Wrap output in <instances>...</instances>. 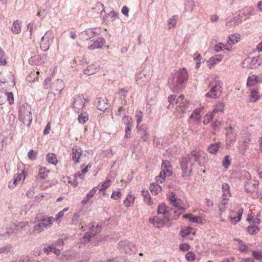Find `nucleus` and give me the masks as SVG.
Instances as JSON below:
<instances>
[{"mask_svg": "<svg viewBox=\"0 0 262 262\" xmlns=\"http://www.w3.org/2000/svg\"><path fill=\"white\" fill-rule=\"evenodd\" d=\"M207 160L205 152L200 149H195L191 151L187 157L182 159L181 166L183 171V177H189L192 172V166L196 163L199 166L204 165Z\"/></svg>", "mask_w": 262, "mask_h": 262, "instance_id": "1", "label": "nucleus"}, {"mask_svg": "<svg viewBox=\"0 0 262 262\" xmlns=\"http://www.w3.org/2000/svg\"><path fill=\"white\" fill-rule=\"evenodd\" d=\"M188 75L184 68L180 69L172 74L168 79V86L173 92H178L182 90L187 81Z\"/></svg>", "mask_w": 262, "mask_h": 262, "instance_id": "2", "label": "nucleus"}, {"mask_svg": "<svg viewBox=\"0 0 262 262\" xmlns=\"http://www.w3.org/2000/svg\"><path fill=\"white\" fill-rule=\"evenodd\" d=\"M169 105L168 108H170L175 106L176 110L178 112L185 113L189 111V102L184 98L182 95L179 96L176 98V96L171 95L168 98Z\"/></svg>", "mask_w": 262, "mask_h": 262, "instance_id": "3", "label": "nucleus"}, {"mask_svg": "<svg viewBox=\"0 0 262 262\" xmlns=\"http://www.w3.org/2000/svg\"><path fill=\"white\" fill-rule=\"evenodd\" d=\"M33 232L40 233L45 229L50 227L53 223V217H47L42 214H38L33 222Z\"/></svg>", "mask_w": 262, "mask_h": 262, "instance_id": "4", "label": "nucleus"}, {"mask_svg": "<svg viewBox=\"0 0 262 262\" xmlns=\"http://www.w3.org/2000/svg\"><path fill=\"white\" fill-rule=\"evenodd\" d=\"M19 119L24 125L29 127L32 121L31 107L28 103H23L19 109Z\"/></svg>", "mask_w": 262, "mask_h": 262, "instance_id": "5", "label": "nucleus"}, {"mask_svg": "<svg viewBox=\"0 0 262 262\" xmlns=\"http://www.w3.org/2000/svg\"><path fill=\"white\" fill-rule=\"evenodd\" d=\"M211 85L212 87L210 91L205 94V96L210 98H217L222 93V82L220 80H216L214 83L210 84L209 86Z\"/></svg>", "mask_w": 262, "mask_h": 262, "instance_id": "6", "label": "nucleus"}, {"mask_svg": "<svg viewBox=\"0 0 262 262\" xmlns=\"http://www.w3.org/2000/svg\"><path fill=\"white\" fill-rule=\"evenodd\" d=\"M54 38V35L53 31L51 30L47 31L41 38L40 47L41 50L45 51H47Z\"/></svg>", "mask_w": 262, "mask_h": 262, "instance_id": "7", "label": "nucleus"}, {"mask_svg": "<svg viewBox=\"0 0 262 262\" xmlns=\"http://www.w3.org/2000/svg\"><path fill=\"white\" fill-rule=\"evenodd\" d=\"M118 247L121 252L129 255L135 253L136 251V248L134 244L127 241L120 242Z\"/></svg>", "mask_w": 262, "mask_h": 262, "instance_id": "8", "label": "nucleus"}, {"mask_svg": "<svg viewBox=\"0 0 262 262\" xmlns=\"http://www.w3.org/2000/svg\"><path fill=\"white\" fill-rule=\"evenodd\" d=\"M261 63V60L259 56L247 57L243 62V67L248 69H256Z\"/></svg>", "mask_w": 262, "mask_h": 262, "instance_id": "9", "label": "nucleus"}, {"mask_svg": "<svg viewBox=\"0 0 262 262\" xmlns=\"http://www.w3.org/2000/svg\"><path fill=\"white\" fill-rule=\"evenodd\" d=\"M85 99L82 95H77L74 98L73 108L75 112L79 113L85 104Z\"/></svg>", "mask_w": 262, "mask_h": 262, "instance_id": "10", "label": "nucleus"}, {"mask_svg": "<svg viewBox=\"0 0 262 262\" xmlns=\"http://www.w3.org/2000/svg\"><path fill=\"white\" fill-rule=\"evenodd\" d=\"M98 33L94 31L93 29H88L84 31L81 32L78 37L82 41H88L95 36L98 35Z\"/></svg>", "mask_w": 262, "mask_h": 262, "instance_id": "11", "label": "nucleus"}, {"mask_svg": "<svg viewBox=\"0 0 262 262\" xmlns=\"http://www.w3.org/2000/svg\"><path fill=\"white\" fill-rule=\"evenodd\" d=\"M175 210L174 208H170L169 209V214L167 216V220H177L183 213L185 212L186 209L184 207L177 208Z\"/></svg>", "mask_w": 262, "mask_h": 262, "instance_id": "12", "label": "nucleus"}, {"mask_svg": "<svg viewBox=\"0 0 262 262\" xmlns=\"http://www.w3.org/2000/svg\"><path fill=\"white\" fill-rule=\"evenodd\" d=\"M102 227L101 226L97 225L96 226H92L90 231L85 233L83 238L85 241L87 240L88 242L90 241V239L94 237L97 233L101 232Z\"/></svg>", "mask_w": 262, "mask_h": 262, "instance_id": "13", "label": "nucleus"}, {"mask_svg": "<svg viewBox=\"0 0 262 262\" xmlns=\"http://www.w3.org/2000/svg\"><path fill=\"white\" fill-rule=\"evenodd\" d=\"M102 227L101 226L97 225L96 226H92L90 231L85 233L83 238L85 241L87 240L88 242L90 241V239L94 237L97 233L101 232Z\"/></svg>", "mask_w": 262, "mask_h": 262, "instance_id": "14", "label": "nucleus"}, {"mask_svg": "<svg viewBox=\"0 0 262 262\" xmlns=\"http://www.w3.org/2000/svg\"><path fill=\"white\" fill-rule=\"evenodd\" d=\"M105 43V40L104 38L98 37L96 39L90 41L88 48L89 50L100 49L104 45Z\"/></svg>", "mask_w": 262, "mask_h": 262, "instance_id": "15", "label": "nucleus"}, {"mask_svg": "<svg viewBox=\"0 0 262 262\" xmlns=\"http://www.w3.org/2000/svg\"><path fill=\"white\" fill-rule=\"evenodd\" d=\"M148 80V76L146 75L144 71L138 72L136 75V82L141 86H145Z\"/></svg>", "mask_w": 262, "mask_h": 262, "instance_id": "16", "label": "nucleus"}, {"mask_svg": "<svg viewBox=\"0 0 262 262\" xmlns=\"http://www.w3.org/2000/svg\"><path fill=\"white\" fill-rule=\"evenodd\" d=\"M108 101L107 99L105 97H98L95 102V104L97 105L99 110L104 111L109 107Z\"/></svg>", "mask_w": 262, "mask_h": 262, "instance_id": "17", "label": "nucleus"}, {"mask_svg": "<svg viewBox=\"0 0 262 262\" xmlns=\"http://www.w3.org/2000/svg\"><path fill=\"white\" fill-rule=\"evenodd\" d=\"M170 204L175 208H179L182 207L181 206L182 200L178 198L176 194L173 192H171L168 196Z\"/></svg>", "mask_w": 262, "mask_h": 262, "instance_id": "18", "label": "nucleus"}, {"mask_svg": "<svg viewBox=\"0 0 262 262\" xmlns=\"http://www.w3.org/2000/svg\"><path fill=\"white\" fill-rule=\"evenodd\" d=\"M261 82H262V74L258 76L252 75L248 77L247 85L248 86H252Z\"/></svg>", "mask_w": 262, "mask_h": 262, "instance_id": "19", "label": "nucleus"}, {"mask_svg": "<svg viewBox=\"0 0 262 262\" xmlns=\"http://www.w3.org/2000/svg\"><path fill=\"white\" fill-rule=\"evenodd\" d=\"M100 69V65L98 63H93L88 66L84 70L83 72L87 75H91L99 71Z\"/></svg>", "mask_w": 262, "mask_h": 262, "instance_id": "20", "label": "nucleus"}, {"mask_svg": "<svg viewBox=\"0 0 262 262\" xmlns=\"http://www.w3.org/2000/svg\"><path fill=\"white\" fill-rule=\"evenodd\" d=\"M82 155V149L78 146H74L72 148V158L75 163L80 162L79 159Z\"/></svg>", "mask_w": 262, "mask_h": 262, "instance_id": "21", "label": "nucleus"}, {"mask_svg": "<svg viewBox=\"0 0 262 262\" xmlns=\"http://www.w3.org/2000/svg\"><path fill=\"white\" fill-rule=\"evenodd\" d=\"M18 227L15 224H11L9 227L1 231V234L6 236H9L17 230Z\"/></svg>", "mask_w": 262, "mask_h": 262, "instance_id": "22", "label": "nucleus"}, {"mask_svg": "<svg viewBox=\"0 0 262 262\" xmlns=\"http://www.w3.org/2000/svg\"><path fill=\"white\" fill-rule=\"evenodd\" d=\"M64 88V83L62 80L57 79L52 85V89L60 94Z\"/></svg>", "mask_w": 262, "mask_h": 262, "instance_id": "23", "label": "nucleus"}, {"mask_svg": "<svg viewBox=\"0 0 262 262\" xmlns=\"http://www.w3.org/2000/svg\"><path fill=\"white\" fill-rule=\"evenodd\" d=\"M157 212L159 214H162L164 215V220L166 222L167 216L169 214V209L164 203L160 204L158 206Z\"/></svg>", "mask_w": 262, "mask_h": 262, "instance_id": "24", "label": "nucleus"}, {"mask_svg": "<svg viewBox=\"0 0 262 262\" xmlns=\"http://www.w3.org/2000/svg\"><path fill=\"white\" fill-rule=\"evenodd\" d=\"M23 173L15 174L14 176L12 181L9 183L8 187L10 189H13L18 182L20 183Z\"/></svg>", "mask_w": 262, "mask_h": 262, "instance_id": "25", "label": "nucleus"}, {"mask_svg": "<svg viewBox=\"0 0 262 262\" xmlns=\"http://www.w3.org/2000/svg\"><path fill=\"white\" fill-rule=\"evenodd\" d=\"M258 185V182L257 181H255L252 185L250 184V183L248 182L245 185V190L248 193H253L255 191Z\"/></svg>", "mask_w": 262, "mask_h": 262, "instance_id": "26", "label": "nucleus"}, {"mask_svg": "<svg viewBox=\"0 0 262 262\" xmlns=\"http://www.w3.org/2000/svg\"><path fill=\"white\" fill-rule=\"evenodd\" d=\"M241 12H243V14L247 18L250 16L254 15L255 14L254 9L251 6L245 7L241 11Z\"/></svg>", "mask_w": 262, "mask_h": 262, "instance_id": "27", "label": "nucleus"}, {"mask_svg": "<svg viewBox=\"0 0 262 262\" xmlns=\"http://www.w3.org/2000/svg\"><path fill=\"white\" fill-rule=\"evenodd\" d=\"M224 103L223 101H219L215 105L214 108L212 111V115H215L218 113H223L224 111Z\"/></svg>", "mask_w": 262, "mask_h": 262, "instance_id": "28", "label": "nucleus"}, {"mask_svg": "<svg viewBox=\"0 0 262 262\" xmlns=\"http://www.w3.org/2000/svg\"><path fill=\"white\" fill-rule=\"evenodd\" d=\"M21 23L18 20H15L13 23L11 31L13 33L17 34L21 31Z\"/></svg>", "mask_w": 262, "mask_h": 262, "instance_id": "29", "label": "nucleus"}, {"mask_svg": "<svg viewBox=\"0 0 262 262\" xmlns=\"http://www.w3.org/2000/svg\"><path fill=\"white\" fill-rule=\"evenodd\" d=\"M223 58V56L221 55H216L214 56L210 57L207 61L208 66L209 65L213 66L220 62Z\"/></svg>", "mask_w": 262, "mask_h": 262, "instance_id": "30", "label": "nucleus"}, {"mask_svg": "<svg viewBox=\"0 0 262 262\" xmlns=\"http://www.w3.org/2000/svg\"><path fill=\"white\" fill-rule=\"evenodd\" d=\"M221 144L220 142L211 144L208 147V151L211 154H216L219 149Z\"/></svg>", "mask_w": 262, "mask_h": 262, "instance_id": "31", "label": "nucleus"}, {"mask_svg": "<svg viewBox=\"0 0 262 262\" xmlns=\"http://www.w3.org/2000/svg\"><path fill=\"white\" fill-rule=\"evenodd\" d=\"M44 252L47 255H49L50 252H53L56 255L59 256L60 254V250L52 246H50L44 248Z\"/></svg>", "mask_w": 262, "mask_h": 262, "instance_id": "32", "label": "nucleus"}, {"mask_svg": "<svg viewBox=\"0 0 262 262\" xmlns=\"http://www.w3.org/2000/svg\"><path fill=\"white\" fill-rule=\"evenodd\" d=\"M97 190L96 187H94L93 189L90 190V191L86 194V196L82 200L81 203L83 205L85 204L89 200L93 197L94 194L96 193Z\"/></svg>", "mask_w": 262, "mask_h": 262, "instance_id": "33", "label": "nucleus"}, {"mask_svg": "<svg viewBox=\"0 0 262 262\" xmlns=\"http://www.w3.org/2000/svg\"><path fill=\"white\" fill-rule=\"evenodd\" d=\"M49 172V170H47L45 167H41L39 169V172L37 178L38 179L43 180L47 177L48 173Z\"/></svg>", "mask_w": 262, "mask_h": 262, "instance_id": "34", "label": "nucleus"}, {"mask_svg": "<svg viewBox=\"0 0 262 262\" xmlns=\"http://www.w3.org/2000/svg\"><path fill=\"white\" fill-rule=\"evenodd\" d=\"M47 160L49 163L56 165L57 162L56 156L53 153H49L47 156Z\"/></svg>", "mask_w": 262, "mask_h": 262, "instance_id": "35", "label": "nucleus"}, {"mask_svg": "<svg viewBox=\"0 0 262 262\" xmlns=\"http://www.w3.org/2000/svg\"><path fill=\"white\" fill-rule=\"evenodd\" d=\"M135 196L134 195L129 193L127 195L125 200L124 201V204L126 207H128L134 202Z\"/></svg>", "mask_w": 262, "mask_h": 262, "instance_id": "36", "label": "nucleus"}, {"mask_svg": "<svg viewBox=\"0 0 262 262\" xmlns=\"http://www.w3.org/2000/svg\"><path fill=\"white\" fill-rule=\"evenodd\" d=\"M94 12L97 13H101L104 12V7L103 4L98 2L96 3L95 7L93 8Z\"/></svg>", "mask_w": 262, "mask_h": 262, "instance_id": "37", "label": "nucleus"}, {"mask_svg": "<svg viewBox=\"0 0 262 262\" xmlns=\"http://www.w3.org/2000/svg\"><path fill=\"white\" fill-rule=\"evenodd\" d=\"M201 111L200 108H196L190 116L189 119L194 118L196 121H200Z\"/></svg>", "mask_w": 262, "mask_h": 262, "instance_id": "38", "label": "nucleus"}, {"mask_svg": "<svg viewBox=\"0 0 262 262\" xmlns=\"http://www.w3.org/2000/svg\"><path fill=\"white\" fill-rule=\"evenodd\" d=\"M12 247L11 245H9L0 247V255L8 254L12 251Z\"/></svg>", "mask_w": 262, "mask_h": 262, "instance_id": "39", "label": "nucleus"}, {"mask_svg": "<svg viewBox=\"0 0 262 262\" xmlns=\"http://www.w3.org/2000/svg\"><path fill=\"white\" fill-rule=\"evenodd\" d=\"M88 114L86 112L82 113L79 115L78 118V120L79 123L81 124H84L86 123L88 121Z\"/></svg>", "mask_w": 262, "mask_h": 262, "instance_id": "40", "label": "nucleus"}, {"mask_svg": "<svg viewBox=\"0 0 262 262\" xmlns=\"http://www.w3.org/2000/svg\"><path fill=\"white\" fill-rule=\"evenodd\" d=\"M110 185V180H106L105 181L103 182L101 185H99L96 187V190L98 189L99 191H102L105 190Z\"/></svg>", "mask_w": 262, "mask_h": 262, "instance_id": "41", "label": "nucleus"}, {"mask_svg": "<svg viewBox=\"0 0 262 262\" xmlns=\"http://www.w3.org/2000/svg\"><path fill=\"white\" fill-rule=\"evenodd\" d=\"M141 193L144 199V201H146V203L148 205H151V202L150 201V196L149 192L147 190H142Z\"/></svg>", "mask_w": 262, "mask_h": 262, "instance_id": "42", "label": "nucleus"}, {"mask_svg": "<svg viewBox=\"0 0 262 262\" xmlns=\"http://www.w3.org/2000/svg\"><path fill=\"white\" fill-rule=\"evenodd\" d=\"M257 93L258 91L255 89L251 90V94L250 97V101L251 102H255L259 99Z\"/></svg>", "mask_w": 262, "mask_h": 262, "instance_id": "43", "label": "nucleus"}, {"mask_svg": "<svg viewBox=\"0 0 262 262\" xmlns=\"http://www.w3.org/2000/svg\"><path fill=\"white\" fill-rule=\"evenodd\" d=\"M222 191L223 192V198H226L228 194H230V187L228 184L223 183L222 184Z\"/></svg>", "mask_w": 262, "mask_h": 262, "instance_id": "44", "label": "nucleus"}, {"mask_svg": "<svg viewBox=\"0 0 262 262\" xmlns=\"http://www.w3.org/2000/svg\"><path fill=\"white\" fill-rule=\"evenodd\" d=\"M259 231V228L257 225L254 224L247 228V231L250 234H255Z\"/></svg>", "mask_w": 262, "mask_h": 262, "instance_id": "45", "label": "nucleus"}, {"mask_svg": "<svg viewBox=\"0 0 262 262\" xmlns=\"http://www.w3.org/2000/svg\"><path fill=\"white\" fill-rule=\"evenodd\" d=\"M172 174V171L169 169H165L162 170L160 174L159 177L163 180H165L166 176H170Z\"/></svg>", "mask_w": 262, "mask_h": 262, "instance_id": "46", "label": "nucleus"}, {"mask_svg": "<svg viewBox=\"0 0 262 262\" xmlns=\"http://www.w3.org/2000/svg\"><path fill=\"white\" fill-rule=\"evenodd\" d=\"M149 189L150 191L155 194H157L158 192L161 190V186L157 184H151L149 187Z\"/></svg>", "mask_w": 262, "mask_h": 262, "instance_id": "47", "label": "nucleus"}, {"mask_svg": "<svg viewBox=\"0 0 262 262\" xmlns=\"http://www.w3.org/2000/svg\"><path fill=\"white\" fill-rule=\"evenodd\" d=\"M231 164V158L229 155H226L222 161L223 166L227 169L229 167Z\"/></svg>", "mask_w": 262, "mask_h": 262, "instance_id": "48", "label": "nucleus"}, {"mask_svg": "<svg viewBox=\"0 0 262 262\" xmlns=\"http://www.w3.org/2000/svg\"><path fill=\"white\" fill-rule=\"evenodd\" d=\"M139 134L144 141H146L148 138V134L147 130L143 128H137Z\"/></svg>", "mask_w": 262, "mask_h": 262, "instance_id": "49", "label": "nucleus"}, {"mask_svg": "<svg viewBox=\"0 0 262 262\" xmlns=\"http://www.w3.org/2000/svg\"><path fill=\"white\" fill-rule=\"evenodd\" d=\"M88 171V167H85L81 170V172L80 171H78L75 173L74 174V177L75 178H79L80 179H82L83 178L84 176Z\"/></svg>", "mask_w": 262, "mask_h": 262, "instance_id": "50", "label": "nucleus"}, {"mask_svg": "<svg viewBox=\"0 0 262 262\" xmlns=\"http://www.w3.org/2000/svg\"><path fill=\"white\" fill-rule=\"evenodd\" d=\"M235 241L239 243V250L241 252H246L248 251L247 246L241 239H235Z\"/></svg>", "mask_w": 262, "mask_h": 262, "instance_id": "51", "label": "nucleus"}, {"mask_svg": "<svg viewBox=\"0 0 262 262\" xmlns=\"http://www.w3.org/2000/svg\"><path fill=\"white\" fill-rule=\"evenodd\" d=\"M178 19V16L177 15H174L172 17L170 18L168 20V25L169 26H170L169 27V29L171 27H174L176 25L177 21Z\"/></svg>", "mask_w": 262, "mask_h": 262, "instance_id": "52", "label": "nucleus"}, {"mask_svg": "<svg viewBox=\"0 0 262 262\" xmlns=\"http://www.w3.org/2000/svg\"><path fill=\"white\" fill-rule=\"evenodd\" d=\"M227 204L226 198H223L222 201L219 204L218 207L219 210L223 212L226 210V205Z\"/></svg>", "mask_w": 262, "mask_h": 262, "instance_id": "53", "label": "nucleus"}, {"mask_svg": "<svg viewBox=\"0 0 262 262\" xmlns=\"http://www.w3.org/2000/svg\"><path fill=\"white\" fill-rule=\"evenodd\" d=\"M142 117H143V113L140 111H137L136 113V117L137 119V128H138L139 127V124L141 122L142 120Z\"/></svg>", "mask_w": 262, "mask_h": 262, "instance_id": "54", "label": "nucleus"}, {"mask_svg": "<svg viewBox=\"0 0 262 262\" xmlns=\"http://www.w3.org/2000/svg\"><path fill=\"white\" fill-rule=\"evenodd\" d=\"M226 136L231 141H233L235 139L233 138L232 136L233 133V128L232 127L230 126L226 128Z\"/></svg>", "mask_w": 262, "mask_h": 262, "instance_id": "55", "label": "nucleus"}, {"mask_svg": "<svg viewBox=\"0 0 262 262\" xmlns=\"http://www.w3.org/2000/svg\"><path fill=\"white\" fill-rule=\"evenodd\" d=\"M214 115H212V113L211 114H206L205 115L203 123L204 125L208 124L213 118V116Z\"/></svg>", "mask_w": 262, "mask_h": 262, "instance_id": "56", "label": "nucleus"}, {"mask_svg": "<svg viewBox=\"0 0 262 262\" xmlns=\"http://www.w3.org/2000/svg\"><path fill=\"white\" fill-rule=\"evenodd\" d=\"M6 94V97L8 101L9 104L11 105L14 103V98L12 92H5Z\"/></svg>", "mask_w": 262, "mask_h": 262, "instance_id": "57", "label": "nucleus"}, {"mask_svg": "<svg viewBox=\"0 0 262 262\" xmlns=\"http://www.w3.org/2000/svg\"><path fill=\"white\" fill-rule=\"evenodd\" d=\"M123 121L126 126H132V119L128 116H125L123 118Z\"/></svg>", "mask_w": 262, "mask_h": 262, "instance_id": "58", "label": "nucleus"}, {"mask_svg": "<svg viewBox=\"0 0 262 262\" xmlns=\"http://www.w3.org/2000/svg\"><path fill=\"white\" fill-rule=\"evenodd\" d=\"M192 229V227H187L186 229H184L181 231V235L183 237L187 236L190 233Z\"/></svg>", "mask_w": 262, "mask_h": 262, "instance_id": "59", "label": "nucleus"}, {"mask_svg": "<svg viewBox=\"0 0 262 262\" xmlns=\"http://www.w3.org/2000/svg\"><path fill=\"white\" fill-rule=\"evenodd\" d=\"M28 157L29 159L33 161L37 158V154L33 149H31L28 153Z\"/></svg>", "mask_w": 262, "mask_h": 262, "instance_id": "60", "label": "nucleus"}, {"mask_svg": "<svg viewBox=\"0 0 262 262\" xmlns=\"http://www.w3.org/2000/svg\"><path fill=\"white\" fill-rule=\"evenodd\" d=\"M248 144L243 142V144L241 145V146L238 149V152L240 154L244 155L246 152V150L248 148Z\"/></svg>", "mask_w": 262, "mask_h": 262, "instance_id": "61", "label": "nucleus"}, {"mask_svg": "<svg viewBox=\"0 0 262 262\" xmlns=\"http://www.w3.org/2000/svg\"><path fill=\"white\" fill-rule=\"evenodd\" d=\"M237 39V36L235 35H232L231 37H229L228 40V45L232 46V45L237 43L238 42V40Z\"/></svg>", "mask_w": 262, "mask_h": 262, "instance_id": "62", "label": "nucleus"}, {"mask_svg": "<svg viewBox=\"0 0 262 262\" xmlns=\"http://www.w3.org/2000/svg\"><path fill=\"white\" fill-rule=\"evenodd\" d=\"M128 90L127 88H122L119 90V94L121 96L125 98L127 95Z\"/></svg>", "mask_w": 262, "mask_h": 262, "instance_id": "63", "label": "nucleus"}, {"mask_svg": "<svg viewBox=\"0 0 262 262\" xmlns=\"http://www.w3.org/2000/svg\"><path fill=\"white\" fill-rule=\"evenodd\" d=\"M185 257L188 261H193L195 259V255L192 252H188Z\"/></svg>", "mask_w": 262, "mask_h": 262, "instance_id": "64", "label": "nucleus"}]
</instances>
